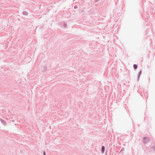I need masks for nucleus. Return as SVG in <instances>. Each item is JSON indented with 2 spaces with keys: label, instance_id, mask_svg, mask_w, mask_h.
Masks as SVG:
<instances>
[{
  "label": "nucleus",
  "instance_id": "nucleus-1",
  "mask_svg": "<svg viewBox=\"0 0 155 155\" xmlns=\"http://www.w3.org/2000/svg\"><path fill=\"white\" fill-rule=\"evenodd\" d=\"M150 140V139L149 138L146 137L144 138V142L145 143H147Z\"/></svg>",
  "mask_w": 155,
  "mask_h": 155
},
{
  "label": "nucleus",
  "instance_id": "nucleus-2",
  "mask_svg": "<svg viewBox=\"0 0 155 155\" xmlns=\"http://www.w3.org/2000/svg\"><path fill=\"white\" fill-rule=\"evenodd\" d=\"M105 150V147L104 146L102 147L101 151L102 153H104Z\"/></svg>",
  "mask_w": 155,
  "mask_h": 155
},
{
  "label": "nucleus",
  "instance_id": "nucleus-3",
  "mask_svg": "<svg viewBox=\"0 0 155 155\" xmlns=\"http://www.w3.org/2000/svg\"><path fill=\"white\" fill-rule=\"evenodd\" d=\"M134 68H137V65H136V64H134Z\"/></svg>",
  "mask_w": 155,
  "mask_h": 155
},
{
  "label": "nucleus",
  "instance_id": "nucleus-4",
  "mask_svg": "<svg viewBox=\"0 0 155 155\" xmlns=\"http://www.w3.org/2000/svg\"><path fill=\"white\" fill-rule=\"evenodd\" d=\"M44 155H46V153H45V152H44Z\"/></svg>",
  "mask_w": 155,
  "mask_h": 155
},
{
  "label": "nucleus",
  "instance_id": "nucleus-5",
  "mask_svg": "<svg viewBox=\"0 0 155 155\" xmlns=\"http://www.w3.org/2000/svg\"><path fill=\"white\" fill-rule=\"evenodd\" d=\"M77 8V6H75L74 7V8Z\"/></svg>",
  "mask_w": 155,
  "mask_h": 155
}]
</instances>
